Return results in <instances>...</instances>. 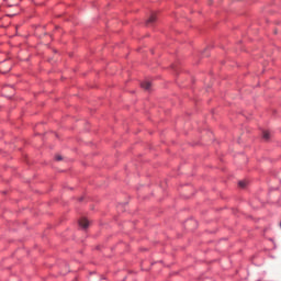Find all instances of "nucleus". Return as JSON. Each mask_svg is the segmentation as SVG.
Listing matches in <instances>:
<instances>
[{"mask_svg":"<svg viewBox=\"0 0 281 281\" xmlns=\"http://www.w3.org/2000/svg\"><path fill=\"white\" fill-rule=\"evenodd\" d=\"M79 226H81L82 229H87V227H89V220L82 217L79 220Z\"/></svg>","mask_w":281,"mask_h":281,"instance_id":"f257e3e1","label":"nucleus"},{"mask_svg":"<svg viewBox=\"0 0 281 281\" xmlns=\"http://www.w3.org/2000/svg\"><path fill=\"white\" fill-rule=\"evenodd\" d=\"M156 21H157V15L155 13H151V15L146 22V25H153V23H155Z\"/></svg>","mask_w":281,"mask_h":281,"instance_id":"f03ea898","label":"nucleus"},{"mask_svg":"<svg viewBox=\"0 0 281 281\" xmlns=\"http://www.w3.org/2000/svg\"><path fill=\"white\" fill-rule=\"evenodd\" d=\"M142 89H145V91H150L151 83L150 81H143L140 83Z\"/></svg>","mask_w":281,"mask_h":281,"instance_id":"7ed1b4c3","label":"nucleus"},{"mask_svg":"<svg viewBox=\"0 0 281 281\" xmlns=\"http://www.w3.org/2000/svg\"><path fill=\"white\" fill-rule=\"evenodd\" d=\"M262 137H263V139L268 140L269 137H271V134H270L269 132L265 131V132L262 133Z\"/></svg>","mask_w":281,"mask_h":281,"instance_id":"20e7f679","label":"nucleus"},{"mask_svg":"<svg viewBox=\"0 0 281 281\" xmlns=\"http://www.w3.org/2000/svg\"><path fill=\"white\" fill-rule=\"evenodd\" d=\"M238 186H239V188H245V186H247V182H245V181H239V182H238Z\"/></svg>","mask_w":281,"mask_h":281,"instance_id":"39448f33","label":"nucleus"},{"mask_svg":"<svg viewBox=\"0 0 281 281\" xmlns=\"http://www.w3.org/2000/svg\"><path fill=\"white\" fill-rule=\"evenodd\" d=\"M55 159H56V161H63V156L57 155V156L55 157Z\"/></svg>","mask_w":281,"mask_h":281,"instance_id":"423d86ee","label":"nucleus"}]
</instances>
